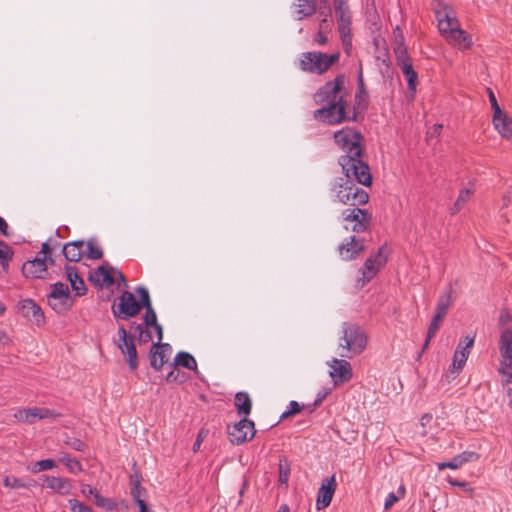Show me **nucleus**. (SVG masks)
Returning <instances> with one entry per match:
<instances>
[{
  "label": "nucleus",
  "mask_w": 512,
  "mask_h": 512,
  "mask_svg": "<svg viewBox=\"0 0 512 512\" xmlns=\"http://www.w3.org/2000/svg\"><path fill=\"white\" fill-rule=\"evenodd\" d=\"M346 82V76L338 74L314 93V102L321 105V108L313 112V118L316 121L332 126L357 121V108L351 107L348 100L349 90Z\"/></svg>",
  "instance_id": "1"
},
{
  "label": "nucleus",
  "mask_w": 512,
  "mask_h": 512,
  "mask_svg": "<svg viewBox=\"0 0 512 512\" xmlns=\"http://www.w3.org/2000/svg\"><path fill=\"white\" fill-rule=\"evenodd\" d=\"M361 140V133L350 127L342 128L334 133L335 143L344 152L338 160L342 172L346 176L353 175L359 184L370 186L372 177L369 166L361 158Z\"/></svg>",
  "instance_id": "2"
},
{
  "label": "nucleus",
  "mask_w": 512,
  "mask_h": 512,
  "mask_svg": "<svg viewBox=\"0 0 512 512\" xmlns=\"http://www.w3.org/2000/svg\"><path fill=\"white\" fill-rule=\"evenodd\" d=\"M145 308L144 322L132 323L130 329L137 334L139 343L161 342L163 339L162 326L157 321V315L152 307L149 292L147 289L140 290Z\"/></svg>",
  "instance_id": "3"
},
{
  "label": "nucleus",
  "mask_w": 512,
  "mask_h": 512,
  "mask_svg": "<svg viewBox=\"0 0 512 512\" xmlns=\"http://www.w3.org/2000/svg\"><path fill=\"white\" fill-rule=\"evenodd\" d=\"M341 332L342 335L338 340L340 357L352 359L366 349L368 336L359 325L344 322Z\"/></svg>",
  "instance_id": "4"
},
{
  "label": "nucleus",
  "mask_w": 512,
  "mask_h": 512,
  "mask_svg": "<svg viewBox=\"0 0 512 512\" xmlns=\"http://www.w3.org/2000/svg\"><path fill=\"white\" fill-rule=\"evenodd\" d=\"M353 181L359 183L353 175L336 178L331 186L335 201L348 206L364 205L369 200L368 193L358 187Z\"/></svg>",
  "instance_id": "5"
},
{
  "label": "nucleus",
  "mask_w": 512,
  "mask_h": 512,
  "mask_svg": "<svg viewBox=\"0 0 512 512\" xmlns=\"http://www.w3.org/2000/svg\"><path fill=\"white\" fill-rule=\"evenodd\" d=\"M339 60V53L304 52L300 55L299 68L303 72L322 75Z\"/></svg>",
  "instance_id": "6"
},
{
  "label": "nucleus",
  "mask_w": 512,
  "mask_h": 512,
  "mask_svg": "<svg viewBox=\"0 0 512 512\" xmlns=\"http://www.w3.org/2000/svg\"><path fill=\"white\" fill-rule=\"evenodd\" d=\"M146 289L143 286H138L136 288V293L139 295L140 300L137 301L133 293L124 291L118 299L114 302L112 306V313L115 318L126 320L136 316L142 308H144V304L142 301V294L140 290Z\"/></svg>",
  "instance_id": "7"
},
{
  "label": "nucleus",
  "mask_w": 512,
  "mask_h": 512,
  "mask_svg": "<svg viewBox=\"0 0 512 512\" xmlns=\"http://www.w3.org/2000/svg\"><path fill=\"white\" fill-rule=\"evenodd\" d=\"M500 364L498 373L502 376V386L512 383V328L501 331L499 336Z\"/></svg>",
  "instance_id": "8"
},
{
  "label": "nucleus",
  "mask_w": 512,
  "mask_h": 512,
  "mask_svg": "<svg viewBox=\"0 0 512 512\" xmlns=\"http://www.w3.org/2000/svg\"><path fill=\"white\" fill-rule=\"evenodd\" d=\"M388 261V248L386 245L381 246L377 253L373 256L369 257L359 270L361 274V278L358 279V284L360 287H364L368 282H370L380 271L382 267Z\"/></svg>",
  "instance_id": "9"
},
{
  "label": "nucleus",
  "mask_w": 512,
  "mask_h": 512,
  "mask_svg": "<svg viewBox=\"0 0 512 512\" xmlns=\"http://www.w3.org/2000/svg\"><path fill=\"white\" fill-rule=\"evenodd\" d=\"M118 338L115 344L124 356L131 371H135L139 365L138 354L133 336L128 335L123 325L119 326L117 331Z\"/></svg>",
  "instance_id": "10"
},
{
  "label": "nucleus",
  "mask_w": 512,
  "mask_h": 512,
  "mask_svg": "<svg viewBox=\"0 0 512 512\" xmlns=\"http://www.w3.org/2000/svg\"><path fill=\"white\" fill-rule=\"evenodd\" d=\"M431 6L438 23L440 34L445 33L449 28L453 29L460 25L456 12L444 0H432Z\"/></svg>",
  "instance_id": "11"
},
{
  "label": "nucleus",
  "mask_w": 512,
  "mask_h": 512,
  "mask_svg": "<svg viewBox=\"0 0 512 512\" xmlns=\"http://www.w3.org/2000/svg\"><path fill=\"white\" fill-rule=\"evenodd\" d=\"M48 304L57 313L68 311L72 305L68 286L62 282L54 283L48 295Z\"/></svg>",
  "instance_id": "12"
},
{
  "label": "nucleus",
  "mask_w": 512,
  "mask_h": 512,
  "mask_svg": "<svg viewBox=\"0 0 512 512\" xmlns=\"http://www.w3.org/2000/svg\"><path fill=\"white\" fill-rule=\"evenodd\" d=\"M255 433V424L252 420L247 419V417H243L233 426L228 427V437L234 445H241L252 440Z\"/></svg>",
  "instance_id": "13"
},
{
  "label": "nucleus",
  "mask_w": 512,
  "mask_h": 512,
  "mask_svg": "<svg viewBox=\"0 0 512 512\" xmlns=\"http://www.w3.org/2000/svg\"><path fill=\"white\" fill-rule=\"evenodd\" d=\"M192 355L187 352H179L174 357L171 364V371L167 374V382L184 383L188 378V373L182 371V368L192 369Z\"/></svg>",
  "instance_id": "14"
},
{
  "label": "nucleus",
  "mask_w": 512,
  "mask_h": 512,
  "mask_svg": "<svg viewBox=\"0 0 512 512\" xmlns=\"http://www.w3.org/2000/svg\"><path fill=\"white\" fill-rule=\"evenodd\" d=\"M346 359L347 358H333L327 363L331 368L329 376L332 378L335 386L347 383L352 379V367Z\"/></svg>",
  "instance_id": "15"
},
{
  "label": "nucleus",
  "mask_w": 512,
  "mask_h": 512,
  "mask_svg": "<svg viewBox=\"0 0 512 512\" xmlns=\"http://www.w3.org/2000/svg\"><path fill=\"white\" fill-rule=\"evenodd\" d=\"M352 209H346L342 212V218L345 222H352V231L356 233L364 232L368 229L371 221V215L358 206H352Z\"/></svg>",
  "instance_id": "16"
},
{
  "label": "nucleus",
  "mask_w": 512,
  "mask_h": 512,
  "mask_svg": "<svg viewBox=\"0 0 512 512\" xmlns=\"http://www.w3.org/2000/svg\"><path fill=\"white\" fill-rule=\"evenodd\" d=\"M441 36L445 39V41L453 48L457 50H468L472 47L473 41L471 35H469L466 31L460 28V25L454 27L442 33Z\"/></svg>",
  "instance_id": "17"
},
{
  "label": "nucleus",
  "mask_w": 512,
  "mask_h": 512,
  "mask_svg": "<svg viewBox=\"0 0 512 512\" xmlns=\"http://www.w3.org/2000/svg\"><path fill=\"white\" fill-rule=\"evenodd\" d=\"M337 487L335 475L322 481L317 492L316 509L322 510L328 507L332 501L333 495Z\"/></svg>",
  "instance_id": "18"
},
{
  "label": "nucleus",
  "mask_w": 512,
  "mask_h": 512,
  "mask_svg": "<svg viewBox=\"0 0 512 512\" xmlns=\"http://www.w3.org/2000/svg\"><path fill=\"white\" fill-rule=\"evenodd\" d=\"M171 355L172 347L169 344L156 341L150 350V364L154 369L159 370L168 363Z\"/></svg>",
  "instance_id": "19"
},
{
  "label": "nucleus",
  "mask_w": 512,
  "mask_h": 512,
  "mask_svg": "<svg viewBox=\"0 0 512 512\" xmlns=\"http://www.w3.org/2000/svg\"><path fill=\"white\" fill-rule=\"evenodd\" d=\"M364 240L351 236L346 242H343L338 247L340 257L345 261H351L364 250Z\"/></svg>",
  "instance_id": "20"
},
{
  "label": "nucleus",
  "mask_w": 512,
  "mask_h": 512,
  "mask_svg": "<svg viewBox=\"0 0 512 512\" xmlns=\"http://www.w3.org/2000/svg\"><path fill=\"white\" fill-rule=\"evenodd\" d=\"M19 313L27 320L40 325L44 321V314L39 305L32 299H23L18 302Z\"/></svg>",
  "instance_id": "21"
},
{
  "label": "nucleus",
  "mask_w": 512,
  "mask_h": 512,
  "mask_svg": "<svg viewBox=\"0 0 512 512\" xmlns=\"http://www.w3.org/2000/svg\"><path fill=\"white\" fill-rule=\"evenodd\" d=\"M479 459V455L474 451H464L456 456H454L450 461L441 462L437 464V468L439 471L444 469H459L464 464L473 462Z\"/></svg>",
  "instance_id": "22"
},
{
  "label": "nucleus",
  "mask_w": 512,
  "mask_h": 512,
  "mask_svg": "<svg viewBox=\"0 0 512 512\" xmlns=\"http://www.w3.org/2000/svg\"><path fill=\"white\" fill-rule=\"evenodd\" d=\"M368 100L369 94L364 83L362 66H360L357 72V89L354 96V104L351 107H356L359 113L360 110H364L367 107Z\"/></svg>",
  "instance_id": "23"
},
{
  "label": "nucleus",
  "mask_w": 512,
  "mask_h": 512,
  "mask_svg": "<svg viewBox=\"0 0 512 512\" xmlns=\"http://www.w3.org/2000/svg\"><path fill=\"white\" fill-rule=\"evenodd\" d=\"M47 264L45 257H36L27 261L22 266V273L26 278H42L46 273Z\"/></svg>",
  "instance_id": "24"
},
{
  "label": "nucleus",
  "mask_w": 512,
  "mask_h": 512,
  "mask_svg": "<svg viewBox=\"0 0 512 512\" xmlns=\"http://www.w3.org/2000/svg\"><path fill=\"white\" fill-rule=\"evenodd\" d=\"M41 479L45 483L46 488L60 495H68L72 490L71 481L67 478L44 475Z\"/></svg>",
  "instance_id": "25"
},
{
  "label": "nucleus",
  "mask_w": 512,
  "mask_h": 512,
  "mask_svg": "<svg viewBox=\"0 0 512 512\" xmlns=\"http://www.w3.org/2000/svg\"><path fill=\"white\" fill-rule=\"evenodd\" d=\"M492 123L498 133L506 139L512 138V119L505 112L493 115Z\"/></svg>",
  "instance_id": "26"
},
{
  "label": "nucleus",
  "mask_w": 512,
  "mask_h": 512,
  "mask_svg": "<svg viewBox=\"0 0 512 512\" xmlns=\"http://www.w3.org/2000/svg\"><path fill=\"white\" fill-rule=\"evenodd\" d=\"M293 6L295 7L294 13L297 20L311 17L317 10L314 0H296Z\"/></svg>",
  "instance_id": "27"
},
{
  "label": "nucleus",
  "mask_w": 512,
  "mask_h": 512,
  "mask_svg": "<svg viewBox=\"0 0 512 512\" xmlns=\"http://www.w3.org/2000/svg\"><path fill=\"white\" fill-rule=\"evenodd\" d=\"M84 241H72L63 246V254L67 261L69 262H78L83 254Z\"/></svg>",
  "instance_id": "28"
},
{
  "label": "nucleus",
  "mask_w": 512,
  "mask_h": 512,
  "mask_svg": "<svg viewBox=\"0 0 512 512\" xmlns=\"http://www.w3.org/2000/svg\"><path fill=\"white\" fill-rule=\"evenodd\" d=\"M89 278L91 282H94L100 287L110 286L114 283L111 269L105 266L98 267L90 274Z\"/></svg>",
  "instance_id": "29"
},
{
  "label": "nucleus",
  "mask_w": 512,
  "mask_h": 512,
  "mask_svg": "<svg viewBox=\"0 0 512 512\" xmlns=\"http://www.w3.org/2000/svg\"><path fill=\"white\" fill-rule=\"evenodd\" d=\"M65 271L72 290L75 291L76 295L78 296L84 295L86 293V287L83 279L78 275L75 267L66 265Z\"/></svg>",
  "instance_id": "30"
},
{
  "label": "nucleus",
  "mask_w": 512,
  "mask_h": 512,
  "mask_svg": "<svg viewBox=\"0 0 512 512\" xmlns=\"http://www.w3.org/2000/svg\"><path fill=\"white\" fill-rule=\"evenodd\" d=\"M453 301V289L449 285L447 289L439 296L435 314L445 318Z\"/></svg>",
  "instance_id": "31"
},
{
  "label": "nucleus",
  "mask_w": 512,
  "mask_h": 512,
  "mask_svg": "<svg viewBox=\"0 0 512 512\" xmlns=\"http://www.w3.org/2000/svg\"><path fill=\"white\" fill-rule=\"evenodd\" d=\"M234 405L239 415L247 417L251 413L252 400L247 392H237L235 394Z\"/></svg>",
  "instance_id": "32"
},
{
  "label": "nucleus",
  "mask_w": 512,
  "mask_h": 512,
  "mask_svg": "<svg viewBox=\"0 0 512 512\" xmlns=\"http://www.w3.org/2000/svg\"><path fill=\"white\" fill-rule=\"evenodd\" d=\"M38 415V407H31L18 409L13 416L19 422L32 424L39 420Z\"/></svg>",
  "instance_id": "33"
},
{
  "label": "nucleus",
  "mask_w": 512,
  "mask_h": 512,
  "mask_svg": "<svg viewBox=\"0 0 512 512\" xmlns=\"http://www.w3.org/2000/svg\"><path fill=\"white\" fill-rule=\"evenodd\" d=\"M337 23H351V12L345 0H334Z\"/></svg>",
  "instance_id": "34"
},
{
  "label": "nucleus",
  "mask_w": 512,
  "mask_h": 512,
  "mask_svg": "<svg viewBox=\"0 0 512 512\" xmlns=\"http://www.w3.org/2000/svg\"><path fill=\"white\" fill-rule=\"evenodd\" d=\"M399 68L401 69L403 75L405 76V78L407 80L408 90L412 93V95H414V93L416 92L418 76H417L416 71L413 68L412 63H410V64L403 63V66H401Z\"/></svg>",
  "instance_id": "35"
},
{
  "label": "nucleus",
  "mask_w": 512,
  "mask_h": 512,
  "mask_svg": "<svg viewBox=\"0 0 512 512\" xmlns=\"http://www.w3.org/2000/svg\"><path fill=\"white\" fill-rule=\"evenodd\" d=\"M443 319H444V317L434 314V316L432 317V320L429 324V327L427 330V336H426L425 342L423 344L422 350H425L429 346L431 339L437 333Z\"/></svg>",
  "instance_id": "36"
},
{
  "label": "nucleus",
  "mask_w": 512,
  "mask_h": 512,
  "mask_svg": "<svg viewBox=\"0 0 512 512\" xmlns=\"http://www.w3.org/2000/svg\"><path fill=\"white\" fill-rule=\"evenodd\" d=\"M400 43L395 46L394 53L396 55L397 65L399 67L403 66L404 64H410L412 63L410 57L408 56L407 50L404 46V37L403 35H400Z\"/></svg>",
  "instance_id": "37"
},
{
  "label": "nucleus",
  "mask_w": 512,
  "mask_h": 512,
  "mask_svg": "<svg viewBox=\"0 0 512 512\" xmlns=\"http://www.w3.org/2000/svg\"><path fill=\"white\" fill-rule=\"evenodd\" d=\"M340 38L345 50L351 48V23H338Z\"/></svg>",
  "instance_id": "38"
},
{
  "label": "nucleus",
  "mask_w": 512,
  "mask_h": 512,
  "mask_svg": "<svg viewBox=\"0 0 512 512\" xmlns=\"http://www.w3.org/2000/svg\"><path fill=\"white\" fill-rule=\"evenodd\" d=\"M59 461L67 467L70 473L77 474L82 471L81 463L77 459L70 458L67 454L60 456Z\"/></svg>",
  "instance_id": "39"
},
{
  "label": "nucleus",
  "mask_w": 512,
  "mask_h": 512,
  "mask_svg": "<svg viewBox=\"0 0 512 512\" xmlns=\"http://www.w3.org/2000/svg\"><path fill=\"white\" fill-rule=\"evenodd\" d=\"M460 348H461V342L458 343L457 349L453 355L452 368L456 371L462 370V368L464 367V365L468 359L465 356V354L462 351H460Z\"/></svg>",
  "instance_id": "40"
},
{
  "label": "nucleus",
  "mask_w": 512,
  "mask_h": 512,
  "mask_svg": "<svg viewBox=\"0 0 512 512\" xmlns=\"http://www.w3.org/2000/svg\"><path fill=\"white\" fill-rule=\"evenodd\" d=\"M12 249L3 241H0V264L4 269L9 265V261L12 259Z\"/></svg>",
  "instance_id": "41"
},
{
  "label": "nucleus",
  "mask_w": 512,
  "mask_h": 512,
  "mask_svg": "<svg viewBox=\"0 0 512 512\" xmlns=\"http://www.w3.org/2000/svg\"><path fill=\"white\" fill-rule=\"evenodd\" d=\"M95 504L107 511H113L117 507L115 501L110 498L102 497L99 493H95Z\"/></svg>",
  "instance_id": "42"
},
{
  "label": "nucleus",
  "mask_w": 512,
  "mask_h": 512,
  "mask_svg": "<svg viewBox=\"0 0 512 512\" xmlns=\"http://www.w3.org/2000/svg\"><path fill=\"white\" fill-rule=\"evenodd\" d=\"M3 484L5 487L16 489V488H29L30 484L24 483L21 479L15 476H5L3 479Z\"/></svg>",
  "instance_id": "43"
},
{
  "label": "nucleus",
  "mask_w": 512,
  "mask_h": 512,
  "mask_svg": "<svg viewBox=\"0 0 512 512\" xmlns=\"http://www.w3.org/2000/svg\"><path fill=\"white\" fill-rule=\"evenodd\" d=\"M55 466L56 463L53 459H43L35 463V466L31 468V472L38 473L41 471H47L54 468Z\"/></svg>",
  "instance_id": "44"
},
{
  "label": "nucleus",
  "mask_w": 512,
  "mask_h": 512,
  "mask_svg": "<svg viewBox=\"0 0 512 512\" xmlns=\"http://www.w3.org/2000/svg\"><path fill=\"white\" fill-rule=\"evenodd\" d=\"M290 475V466L287 461L279 462V482L281 484H286L288 482Z\"/></svg>",
  "instance_id": "45"
},
{
  "label": "nucleus",
  "mask_w": 512,
  "mask_h": 512,
  "mask_svg": "<svg viewBox=\"0 0 512 512\" xmlns=\"http://www.w3.org/2000/svg\"><path fill=\"white\" fill-rule=\"evenodd\" d=\"M301 410L302 406L297 401H290L287 406V410L281 414L280 419H286L296 413H299Z\"/></svg>",
  "instance_id": "46"
},
{
  "label": "nucleus",
  "mask_w": 512,
  "mask_h": 512,
  "mask_svg": "<svg viewBox=\"0 0 512 512\" xmlns=\"http://www.w3.org/2000/svg\"><path fill=\"white\" fill-rule=\"evenodd\" d=\"M87 258L89 259H100L103 255L101 248L96 246L92 241L87 243Z\"/></svg>",
  "instance_id": "47"
},
{
  "label": "nucleus",
  "mask_w": 512,
  "mask_h": 512,
  "mask_svg": "<svg viewBox=\"0 0 512 512\" xmlns=\"http://www.w3.org/2000/svg\"><path fill=\"white\" fill-rule=\"evenodd\" d=\"M68 503L72 512H93L89 506L76 499H70Z\"/></svg>",
  "instance_id": "48"
},
{
  "label": "nucleus",
  "mask_w": 512,
  "mask_h": 512,
  "mask_svg": "<svg viewBox=\"0 0 512 512\" xmlns=\"http://www.w3.org/2000/svg\"><path fill=\"white\" fill-rule=\"evenodd\" d=\"M130 493L134 501L139 505L140 503L145 502L144 495L145 490L141 486H133L130 488Z\"/></svg>",
  "instance_id": "49"
},
{
  "label": "nucleus",
  "mask_w": 512,
  "mask_h": 512,
  "mask_svg": "<svg viewBox=\"0 0 512 512\" xmlns=\"http://www.w3.org/2000/svg\"><path fill=\"white\" fill-rule=\"evenodd\" d=\"M447 481L452 486H456V487L462 488L465 492L469 493L471 496L474 493V488L469 486V484L467 482L458 481V480L452 479L450 477L447 479Z\"/></svg>",
  "instance_id": "50"
},
{
  "label": "nucleus",
  "mask_w": 512,
  "mask_h": 512,
  "mask_svg": "<svg viewBox=\"0 0 512 512\" xmlns=\"http://www.w3.org/2000/svg\"><path fill=\"white\" fill-rule=\"evenodd\" d=\"M38 414L39 420L48 418L54 419L59 416V414L54 410L44 407H38Z\"/></svg>",
  "instance_id": "51"
},
{
  "label": "nucleus",
  "mask_w": 512,
  "mask_h": 512,
  "mask_svg": "<svg viewBox=\"0 0 512 512\" xmlns=\"http://www.w3.org/2000/svg\"><path fill=\"white\" fill-rule=\"evenodd\" d=\"M461 348L460 351H462L465 356L468 358L470 354V349L472 348L474 344V337L466 336L464 340H461Z\"/></svg>",
  "instance_id": "52"
},
{
  "label": "nucleus",
  "mask_w": 512,
  "mask_h": 512,
  "mask_svg": "<svg viewBox=\"0 0 512 512\" xmlns=\"http://www.w3.org/2000/svg\"><path fill=\"white\" fill-rule=\"evenodd\" d=\"M327 32L323 31V25H321L319 31L316 33V35L313 38V42L317 45L323 46L327 43Z\"/></svg>",
  "instance_id": "53"
},
{
  "label": "nucleus",
  "mask_w": 512,
  "mask_h": 512,
  "mask_svg": "<svg viewBox=\"0 0 512 512\" xmlns=\"http://www.w3.org/2000/svg\"><path fill=\"white\" fill-rule=\"evenodd\" d=\"M471 195L472 191L470 189L464 188L459 192L456 202L464 207V205L469 201Z\"/></svg>",
  "instance_id": "54"
},
{
  "label": "nucleus",
  "mask_w": 512,
  "mask_h": 512,
  "mask_svg": "<svg viewBox=\"0 0 512 512\" xmlns=\"http://www.w3.org/2000/svg\"><path fill=\"white\" fill-rule=\"evenodd\" d=\"M488 95H489V102H490L491 108L493 110V115L500 114V112H502V110L497 102L495 94L493 93V91L491 89H488Z\"/></svg>",
  "instance_id": "55"
},
{
  "label": "nucleus",
  "mask_w": 512,
  "mask_h": 512,
  "mask_svg": "<svg viewBox=\"0 0 512 512\" xmlns=\"http://www.w3.org/2000/svg\"><path fill=\"white\" fill-rule=\"evenodd\" d=\"M399 499L400 497L395 492H390L385 499L384 509H390Z\"/></svg>",
  "instance_id": "56"
},
{
  "label": "nucleus",
  "mask_w": 512,
  "mask_h": 512,
  "mask_svg": "<svg viewBox=\"0 0 512 512\" xmlns=\"http://www.w3.org/2000/svg\"><path fill=\"white\" fill-rule=\"evenodd\" d=\"M80 492L85 497L93 496L94 498H95V493H98L89 484H82Z\"/></svg>",
  "instance_id": "57"
},
{
  "label": "nucleus",
  "mask_w": 512,
  "mask_h": 512,
  "mask_svg": "<svg viewBox=\"0 0 512 512\" xmlns=\"http://www.w3.org/2000/svg\"><path fill=\"white\" fill-rule=\"evenodd\" d=\"M511 203H512V186L507 190V192L502 197L501 209L507 208Z\"/></svg>",
  "instance_id": "58"
},
{
  "label": "nucleus",
  "mask_w": 512,
  "mask_h": 512,
  "mask_svg": "<svg viewBox=\"0 0 512 512\" xmlns=\"http://www.w3.org/2000/svg\"><path fill=\"white\" fill-rule=\"evenodd\" d=\"M503 387L506 389L505 397L507 398L508 406L512 407V383Z\"/></svg>",
  "instance_id": "59"
},
{
  "label": "nucleus",
  "mask_w": 512,
  "mask_h": 512,
  "mask_svg": "<svg viewBox=\"0 0 512 512\" xmlns=\"http://www.w3.org/2000/svg\"><path fill=\"white\" fill-rule=\"evenodd\" d=\"M141 486V476L138 473H135L130 476V486Z\"/></svg>",
  "instance_id": "60"
},
{
  "label": "nucleus",
  "mask_w": 512,
  "mask_h": 512,
  "mask_svg": "<svg viewBox=\"0 0 512 512\" xmlns=\"http://www.w3.org/2000/svg\"><path fill=\"white\" fill-rule=\"evenodd\" d=\"M327 16L328 15H325V17L321 20L319 24V28L321 27V25H323V31L325 32H329L332 27V22L327 20Z\"/></svg>",
  "instance_id": "61"
},
{
  "label": "nucleus",
  "mask_w": 512,
  "mask_h": 512,
  "mask_svg": "<svg viewBox=\"0 0 512 512\" xmlns=\"http://www.w3.org/2000/svg\"><path fill=\"white\" fill-rule=\"evenodd\" d=\"M71 447L77 451H83L85 444L78 439H75L72 443H70Z\"/></svg>",
  "instance_id": "62"
},
{
  "label": "nucleus",
  "mask_w": 512,
  "mask_h": 512,
  "mask_svg": "<svg viewBox=\"0 0 512 512\" xmlns=\"http://www.w3.org/2000/svg\"><path fill=\"white\" fill-rule=\"evenodd\" d=\"M8 224L7 222L5 221V219L3 217L0 216V232L4 235V236H8Z\"/></svg>",
  "instance_id": "63"
},
{
  "label": "nucleus",
  "mask_w": 512,
  "mask_h": 512,
  "mask_svg": "<svg viewBox=\"0 0 512 512\" xmlns=\"http://www.w3.org/2000/svg\"><path fill=\"white\" fill-rule=\"evenodd\" d=\"M51 253V248L49 246V244L47 242L43 243L42 244V249H41V254H42V257H47V255H49Z\"/></svg>",
  "instance_id": "64"
}]
</instances>
